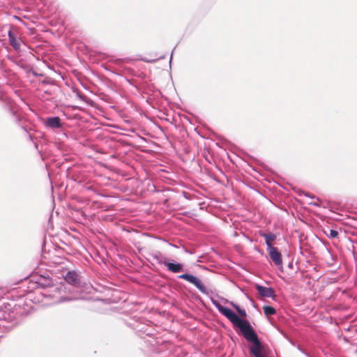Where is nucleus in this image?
<instances>
[{"mask_svg": "<svg viewBox=\"0 0 357 357\" xmlns=\"http://www.w3.org/2000/svg\"><path fill=\"white\" fill-rule=\"evenodd\" d=\"M177 278L178 279L185 280L192 284L200 292L209 297L211 303L219 312L227 318L234 327L239 328L244 338L250 343V346L249 347L250 354L253 356L261 357L257 352L262 349L261 341L258 335L248 320L241 317L231 309L222 305L218 301L212 296V290L208 289L203 284L202 281L197 276L188 273H185L178 275Z\"/></svg>", "mask_w": 357, "mask_h": 357, "instance_id": "obj_1", "label": "nucleus"}, {"mask_svg": "<svg viewBox=\"0 0 357 357\" xmlns=\"http://www.w3.org/2000/svg\"><path fill=\"white\" fill-rule=\"evenodd\" d=\"M64 280L68 284L77 287L81 283V275L80 273L76 271H68L64 276Z\"/></svg>", "mask_w": 357, "mask_h": 357, "instance_id": "obj_2", "label": "nucleus"}, {"mask_svg": "<svg viewBox=\"0 0 357 357\" xmlns=\"http://www.w3.org/2000/svg\"><path fill=\"white\" fill-rule=\"evenodd\" d=\"M255 287L261 297L271 298L273 300H275V291L272 287H264L259 284H255Z\"/></svg>", "mask_w": 357, "mask_h": 357, "instance_id": "obj_3", "label": "nucleus"}, {"mask_svg": "<svg viewBox=\"0 0 357 357\" xmlns=\"http://www.w3.org/2000/svg\"><path fill=\"white\" fill-rule=\"evenodd\" d=\"M164 266L167 271L173 273H179L184 271V266L174 259H167Z\"/></svg>", "mask_w": 357, "mask_h": 357, "instance_id": "obj_4", "label": "nucleus"}, {"mask_svg": "<svg viewBox=\"0 0 357 357\" xmlns=\"http://www.w3.org/2000/svg\"><path fill=\"white\" fill-rule=\"evenodd\" d=\"M269 254V257L273 261V262L275 264V266H282V255L276 247H271L267 248Z\"/></svg>", "mask_w": 357, "mask_h": 357, "instance_id": "obj_5", "label": "nucleus"}, {"mask_svg": "<svg viewBox=\"0 0 357 357\" xmlns=\"http://www.w3.org/2000/svg\"><path fill=\"white\" fill-rule=\"evenodd\" d=\"M9 43L15 51H20L23 41L13 33L12 27L8 31Z\"/></svg>", "mask_w": 357, "mask_h": 357, "instance_id": "obj_6", "label": "nucleus"}, {"mask_svg": "<svg viewBox=\"0 0 357 357\" xmlns=\"http://www.w3.org/2000/svg\"><path fill=\"white\" fill-rule=\"evenodd\" d=\"M0 100L5 102L4 108L8 111L10 114L14 118L15 121H19L20 118L17 114V111L15 109L14 103L13 100L9 98H3L0 97Z\"/></svg>", "mask_w": 357, "mask_h": 357, "instance_id": "obj_7", "label": "nucleus"}, {"mask_svg": "<svg viewBox=\"0 0 357 357\" xmlns=\"http://www.w3.org/2000/svg\"><path fill=\"white\" fill-rule=\"evenodd\" d=\"M45 126L49 129L61 128L63 126L61 120L59 116L47 117L45 121Z\"/></svg>", "mask_w": 357, "mask_h": 357, "instance_id": "obj_8", "label": "nucleus"}, {"mask_svg": "<svg viewBox=\"0 0 357 357\" xmlns=\"http://www.w3.org/2000/svg\"><path fill=\"white\" fill-rule=\"evenodd\" d=\"M149 255L153 257L158 264L164 265L167 260V258L164 257L160 251H153L149 253Z\"/></svg>", "mask_w": 357, "mask_h": 357, "instance_id": "obj_9", "label": "nucleus"}, {"mask_svg": "<svg viewBox=\"0 0 357 357\" xmlns=\"http://www.w3.org/2000/svg\"><path fill=\"white\" fill-rule=\"evenodd\" d=\"M34 284L37 287H41L42 288H45L52 285V280L49 277H43L36 281Z\"/></svg>", "mask_w": 357, "mask_h": 357, "instance_id": "obj_10", "label": "nucleus"}, {"mask_svg": "<svg viewBox=\"0 0 357 357\" xmlns=\"http://www.w3.org/2000/svg\"><path fill=\"white\" fill-rule=\"evenodd\" d=\"M261 236L265 238L266 245L267 248L273 247V245L271 241H274L276 238V235L273 233H262L260 234Z\"/></svg>", "mask_w": 357, "mask_h": 357, "instance_id": "obj_11", "label": "nucleus"}, {"mask_svg": "<svg viewBox=\"0 0 357 357\" xmlns=\"http://www.w3.org/2000/svg\"><path fill=\"white\" fill-rule=\"evenodd\" d=\"M151 347L150 350H152L151 357H167V352L166 351H162L159 348H155L154 345H151Z\"/></svg>", "mask_w": 357, "mask_h": 357, "instance_id": "obj_12", "label": "nucleus"}, {"mask_svg": "<svg viewBox=\"0 0 357 357\" xmlns=\"http://www.w3.org/2000/svg\"><path fill=\"white\" fill-rule=\"evenodd\" d=\"M263 310L264 314L267 317L274 315L276 313L275 307L271 305H264Z\"/></svg>", "mask_w": 357, "mask_h": 357, "instance_id": "obj_13", "label": "nucleus"}, {"mask_svg": "<svg viewBox=\"0 0 357 357\" xmlns=\"http://www.w3.org/2000/svg\"><path fill=\"white\" fill-rule=\"evenodd\" d=\"M261 345L262 347V349H261V350L257 351L259 355L261 357H268V353H269V347H268V346L263 344L261 342ZM254 357H256V356H254Z\"/></svg>", "mask_w": 357, "mask_h": 357, "instance_id": "obj_14", "label": "nucleus"}, {"mask_svg": "<svg viewBox=\"0 0 357 357\" xmlns=\"http://www.w3.org/2000/svg\"><path fill=\"white\" fill-rule=\"evenodd\" d=\"M231 305L234 306V307L235 308V310L238 312V314L241 316V317H246L247 316V314H246V312L244 309H242L240 307L239 305H236V304H234L233 303H231Z\"/></svg>", "mask_w": 357, "mask_h": 357, "instance_id": "obj_15", "label": "nucleus"}, {"mask_svg": "<svg viewBox=\"0 0 357 357\" xmlns=\"http://www.w3.org/2000/svg\"><path fill=\"white\" fill-rule=\"evenodd\" d=\"M327 236L330 238H337L338 236V231L337 230H335V229H330L329 234H327Z\"/></svg>", "mask_w": 357, "mask_h": 357, "instance_id": "obj_16", "label": "nucleus"}, {"mask_svg": "<svg viewBox=\"0 0 357 357\" xmlns=\"http://www.w3.org/2000/svg\"><path fill=\"white\" fill-rule=\"evenodd\" d=\"M76 96L83 102H87L88 98L81 92H77Z\"/></svg>", "mask_w": 357, "mask_h": 357, "instance_id": "obj_17", "label": "nucleus"}, {"mask_svg": "<svg viewBox=\"0 0 357 357\" xmlns=\"http://www.w3.org/2000/svg\"><path fill=\"white\" fill-rule=\"evenodd\" d=\"M296 347L298 351H300L302 354H303L306 357H312L308 353H307L300 344H296Z\"/></svg>", "mask_w": 357, "mask_h": 357, "instance_id": "obj_18", "label": "nucleus"}, {"mask_svg": "<svg viewBox=\"0 0 357 357\" xmlns=\"http://www.w3.org/2000/svg\"><path fill=\"white\" fill-rule=\"evenodd\" d=\"M303 194L305 197H310L311 199H316L318 202H320V199L318 197L315 195H311L310 192H303Z\"/></svg>", "mask_w": 357, "mask_h": 357, "instance_id": "obj_19", "label": "nucleus"}, {"mask_svg": "<svg viewBox=\"0 0 357 357\" xmlns=\"http://www.w3.org/2000/svg\"><path fill=\"white\" fill-rule=\"evenodd\" d=\"M158 59H142V61H144V62H146V63H154Z\"/></svg>", "mask_w": 357, "mask_h": 357, "instance_id": "obj_20", "label": "nucleus"}, {"mask_svg": "<svg viewBox=\"0 0 357 357\" xmlns=\"http://www.w3.org/2000/svg\"><path fill=\"white\" fill-rule=\"evenodd\" d=\"M284 335V337L287 339V340L289 341V342L291 345H293V346L296 347V343L294 342V340H292L291 339H290V338H289L287 335Z\"/></svg>", "mask_w": 357, "mask_h": 357, "instance_id": "obj_21", "label": "nucleus"}, {"mask_svg": "<svg viewBox=\"0 0 357 357\" xmlns=\"http://www.w3.org/2000/svg\"><path fill=\"white\" fill-rule=\"evenodd\" d=\"M310 205L314 206H319V202H310L309 203Z\"/></svg>", "mask_w": 357, "mask_h": 357, "instance_id": "obj_22", "label": "nucleus"}, {"mask_svg": "<svg viewBox=\"0 0 357 357\" xmlns=\"http://www.w3.org/2000/svg\"><path fill=\"white\" fill-rule=\"evenodd\" d=\"M43 93L45 94H50V93L47 91H45Z\"/></svg>", "mask_w": 357, "mask_h": 357, "instance_id": "obj_23", "label": "nucleus"}, {"mask_svg": "<svg viewBox=\"0 0 357 357\" xmlns=\"http://www.w3.org/2000/svg\"><path fill=\"white\" fill-rule=\"evenodd\" d=\"M172 54L171 55V58H170V60H169V63H171V62H172Z\"/></svg>", "mask_w": 357, "mask_h": 357, "instance_id": "obj_24", "label": "nucleus"}, {"mask_svg": "<svg viewBox=\"0 0 357 357\" xmlns=\"http://www.w3.org/2000/svg\"><path fill=\"white\" fill-rule=\"evenodd\" d=\"M169 245L176 247L175 245H172V243H169Z\"/></svg>", "mask_w": 357, "mask_h": 357, "instance_id": "obj_25", "label": "nucleus"}]
</instances>
